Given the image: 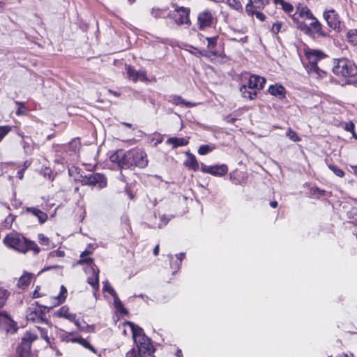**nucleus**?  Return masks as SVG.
Wrapping results in <instances>:
<instances>
[{"mask_svg":"<svg viewBox=\"0 0 357 357\" xmlns=\"http://www.w3.org/2000/svg\"><path fill=\"white\" fill-rule=\"evenodd\" d=\"M287 137H288L293 142H299L301 140L296 132L293 131L291 128L288 129Z\"/></svg>","mask_w":357,"mask_h":357,"instance_id":"nucleus-40","label":"nucleus"},{"mask_svg":"<svg viewBox=\"0 0 357 357\" xmlns=\"http://www.w3.org/2000/svg\"><path fill=\"white\" fill-rule=\"evenodd\" d=\"M242 97L248 98L249 100H253L257 97V91H241Z\"/></svg>","mask_w":357,"mask_h":357,"instance_id":"nucleus-36","label":"nucleus"},{"mask_svg":"<svg viewBox=\"0 0 357 357\" xmlns=\"http://www.w3.org/2000/svg\"><path fill=\"white\" fill-rule=\"evenodd\" d=\"M311 191L312 192L313 194H316L317 192L319 195H324V194H325L324 190H319L317 188H312L311 189Z\"/></svg>","mask_w":357,"mask_h":357,"instance_id":"nucleus-56","label":"nucleus"},{"mask_svg":"<svg viewBox=\"0 0 357 357\" xmlns=\"http://www.w3.org/2000/svg\"><path fill=\"white\" fill-rule=\"evenodd\" d=\"M270 206L273 208H276L278 206V202L276 201H272L270 202Z\"/></svg>","mask_w":357,"mask_h":357,"instance_id":"nucleus-63","label":"nucleus"},{"mask_svg":"<svg viewBox=\"0 0 357 357\" xmlns=\"http://www.w3.org/2000/svg\"><path fill=\"white\" fill-rule=\"evenodd\" d=\"M311 20H312V22L310 24V26H308L310 28V31L305 33L310 35H313L314 36L326 37L327 34L321 30V23L315 17L314 19Z\"/></svg>","mask_w":357,"mask_h":357,"instance_id":"nucleus-16","label":"nucleus"},{"mask_svg":"<svg viewBox=\"0 0 357 357\" xmlns=\"http://www.w3.org/2000/svg\"><path fill=\"white\" fill-rule=\"evenodd\" d=\"M169 101L172 102V103L175 104V105H182V104H183V105H185L188 107H192V106L195 105V104H191L190 102H185L179 96L171 97Z\"/></svg>","mask_w":357,"mask_h":357,"instance_id":"nucleus-31","label":"nucleus"},{"mask_svg":"<svg viewBox=\"0 0 357 357\" xmlns=\"http://www.w3.org/2000/svg\"><path fill=\"white\" fill-rule=\"evenodd\" d=\"M8 295L9 293L6 289L0 288V308L4 305Z\"/></svg>","mask_w":357,"mask_h":357,"instance_id":"nucleus-33","label":"nucleus"},{"mask_svg":"<svg viewBox=\"0 0 357 357\" xmlns=\"http://www.w3.org/2000/svg\"><path fill=\"white\" fill-rule=\"evenodd\" d=\"M91 272L93 273V275L91 277H89L87 279L88 283L96 290L98 289L99 288V278H98V273L99 270H96L94 267H91Z\"/></svg>","mask_w":357,"mask_h":357,"instance_id":"nucleus-21","label":"nucleus"},{"mask_svg":"<svg viewBox=\"0 0 357 357\" xmlns=\"http://www.w3.org/2000/svg\"><path fill=\"white\" fill-rule=\"evenodd\" d=\"M328 168L337 176L339 177H343L344 175V172L333 165H329Z\"/></svg>","mask_w":357,"mask_h":357,"instance_id":"nucleus-39","label":"nucleus"},{"mask_svg":"<svg viewBox=\"0 0 357 357\" xmlns=\"http://www.w3.org/2000/svg\"><path fill=\"white\" fill-rule=\"evenodd\" d=\"M257 9H255V13L254 15H256V17L257 19H259L260 21L263 22L264 21L265 18H266V16L264 14H263L262 13H260V12H258L257 10Z\"/></svg>","mask_w":357,"mask_h":357,"instance_id":"nucleus-52","label":"nucleus"},{"mask_svg":"<svg viewBox=\"0 0 357 357\" xmlns=\"http://www.w3.org/2000/svg\"><path fill=\"white\" fill-rule=\"evenodd\" d=\"M3 243L9 248L15 251L25 254L29 250H32L35 255L40 252V248L32 241H30L17 232H12L3 238Z\"/></svg>","mask_w":357,"mask_h":357,"instance_id":"nucleus-3","label":"nucleus"},{"mask_svg":"<svg viewBox=\"0 0 357 357\" xmlns=\"http://www.w3.org/2000/svg\"><path fill=\"white\" fill-rule=\"evenodd\" d=\"M281 5H282L283 10L287 13H288L289 15L291 16L292 15H291V13L294 11L293 6L288 2H284V1H281Z\"/></svg>","mask_w":357,"mask_h":357,"instance_id":"nucleus-37","label":"nucleus"},{"mask_svg":"<svg viewBox=\"0 0 357 357\" xmlns=\"http://www.w3.org/2000/svg\"><path fill=\"white\" fill-rule=\"evenodd\" d=\"M83 185H91L99 190L106 187L107 178L100 173L90 174L83 177L81 180Z\"/></svg>","mask_w":357,"mask_h":357,"instance_id":"nucleus-8","label":"nucleus"},{"mask_svg":"<svg viewBox=\"0 0 357 357\" xmlns=\"http://www.w3.org/2000/svg\"><path fill=\"white\" fill-rule=\"evenodd\" d=\"M16 103L19 105L18 109L16 112L17 115H22L26 112V108L23 103H20L16 102Z\"/></svg>","mask_w":357,"mask_h":357,"instance_id":"nucleus-49","label":"nucleus"},{"mask_svg":"<svg viewBox=\"0 0 357 357\" xmlns=\"http://www.w3.org/2000/svg\"><path fill=\"white\" fill-rule=\"evenodd\" d=\"M186 155L188 158L185 161L184 165L189 169L193 171H197L199 169V163L196 159V157L193 154L188 152L186 153Z\"/></svg>","mask_w":357,"mask_h":357,"instance_id":"nucleus-20","label":"nucleus"},{"mask_svg":"<svg viewBox=\"0 0 357 357\" xmlns=\"http://www.w3.org/2000/svg\"><path fill=\"white\" fill-rule=\"evenodd\" d=\"M225 120H226L227 122H229V123H233V122H234V121L236 120V119H235V118H234V117H231V116H227V117L225 118Z\"/></svg>","mask_w":357,"mask_h":357,"instance_id":"nucleus-58","label":"nucleus"},{"mask_svg":"<svg viewBox=\"0 0 357 357\" xmlns=\"http://www.w3.org/2000/svg\"><path fill=\"white\" fill-rule=\"evenodd\" d=\"M347 38L353 44H357V32L354 30H351L347 33Z\"/></svg>","mask_w":357,"mask_h":357,"instance_id":"nucleus-42","label":"nucleus"},{"mask_svg":"<svg viewBox=\"0 0 357 357\" xmlns=\"http://www.w3.org/2000/svg\"><path fill=\"white\" fill-rule=\"evenodd\" d=\"M55 314L57 317L66 318L69 314V309L66 306H63Z\"/></svg>","mask_w":357,"mask_h":357,"instance_id":"nucleus-38","label":"nucleus"},{"mask_svg":"<svg viewBox=\"0 0 357 357\" xmlns=\"http://www.w3.org/2000/svg\"><path fill=\"white\" fill-rule=\"evenodd\" d=\"M124 326H128L132 331V339L137 348L132 349L126 353V357H155V349L151 340L145 335L143 329L131 321H126Z\"/></svg>","mask_w":357,"mask_h":357,"instance_id":"nucleus-1","label":"nucleus"},{"mask_svg":"<svg viewBox=\"0 0 357 357\" xmlns=\"http://www.w3.org/2000/svg\"><path fill=\"white\" fill-rule=\"evenodd\" d=\"M306 57L309 61L307 66L310 75L314 78H323L326 76V71L319 68L317 62L324 57L325 54L318 50H312L306 52Z\"/></svg>","mask_w":357,"mask_h":357,"instance_id":"nucleus-5","label":"nucleus"},{"mask_svg":"<svg viewBox=\"0 0 357 357\" xmlns=\"http://www.w3.org/2000/svg\"><path fill=\"white\" fill-rule=\"evenodd\" d=\"M72 342H75L81 344L84 348L88 349L89 350L91 351L93 353L96 354L97 351L93 348L92 345L90 344V343L86 340L85 339L82 337H75L72 338L70 340Z\"/></svg>","mask_w":357,"mask_h":357,"instance_id":"nucleus-23","label":"nucleus"},{"mask_svg":"<svg viewBox=\"0 0 357 357\" xmlns=\"http://www.w3.org/2000/svg\"><path fill=\"white\" fill-rule=\"evenodd\" d=\"M91 254L90 251L85 250L80 255V259L77 261V264H87L91 265L93 264V259L90 257H86Z\"/></svg>","mask_w":357,"mask_h":357,"instance_id":"nucleus-25","label":"nucleus"},{"mask_svg":"<svg viewBox=\"0 0 357 357\" xmlns=\"http://www.w3.org/2000/svg\"><path fill=\"white\" fill-rule=\"evenodd\" d=\"M209 169H210V166L207 167L204 165H202V171L204 172L208 173V171H210Z\"/></svg>","mask_w":357,"mask_h":357,"instance_id":"nucleus-59","label":"nucleus"},{"mask_svg":"<svg viewBox=\"0 0 357 357\" xmlns=\"http://www.w3.org/2000/svg\"><path fill=\"white\" fill-rule=\"evenodd\" d=\"M166 144L171 145L173 149L184 146L188 144V140L183 137H169L166 140Z\"/></svg>","mask_w":357,"mask_h":357,"instance_id":"nucleus-18","label":"nucleus"},{"mask_svg":"<svg viewBox=\"0 0 357 357\" xmlns=\"http://www.w3.org/2000/svg\"><path fill=\"white\" fill-rule=\"evenodd\" d=\"M114 305L116 307V309H118L119 310H120L121 308H123V305L121 303V302L120 301V300L118 298V297H114Z\"/></svg>","mask_w":357,"mask_h":357,"instance_id":"nucleus-54","label":"nucleus"},{"mask_svg":"<svg viewBox=\"0 0 357 357\" xmlns=\"http://www.w3.org/2000/svg\"><path fill=\"white\" fill-rule=\"evenodd\" d=\"M103 290L109 293L113 297H116V293L109 283L106 281L104 282Z\"/></svg>","mask_w":357,"mask_h":357,"instance_id":"nucleus-41","label":"nucleus"},{"mask_svg":"<svg viewBox=\"0 0 357 357\" xmlns=\"http://www.w3.org/2000/svg\"><path fill=\"white\" fill-rule=\"evenodd\" d=\"M43 312L38 310L36 306L32 305L30 307H29L26 311V319L29 321L35 322V323H43L45 322L47 325H48L47 321L43 317Z\"/></svg>","mask_w":357,"mask_h":357,"instance_id":"nucleus-11","label":"nucleus"},{"mask_svg":"<svg viewBox=\"0 0 357 357\" xmlns=\"http://www.w3.org/2000/svg\"><path fill=\"white\" fill-rule=\"evenodd\" d=\"M206 40L208 41V49L212 50L215 47V45H216L217 40H218V36L210 37V38L207 37Z\"/></svg>","mask_w":357,"mask_h":357,"instance_id":"nucleus-43","label":"nucleus"},{"mask_svg":"<svg viewBox=\"0 0 357 357\" xmlns=\"http://www.w3.org/2000/svg\"><path fill=\"white\" fill-rule=\"evenodd\" d=\"M38 239L39 243L42 245L46 246L47 249H49V248L53 247V243L51 242V241L49 239V238L45 236L43 234H39L38 235Z\"/></svg>","mask_w":357,"mask_h":357,"instance_id":"nucleus-28","label":"nucleus"},{"mask_svg":"<svg viewBox=\"0 0 357 357\" xmlns=\"http://www.w3.org/2000/svg\"><path fill=\"white\" fill-rule=\"evenodd\" d=\"M344 129L347 132H352L354 130V124L351 121L345 123L344 124Z\"/></svg>","mask_w":357,"mask_h":357,"instance_id":"nucleus-50","label":"nucleus"},{"mask_svg":"<svg viewBox=\"0 0 357 357\" xmlns=\"http://www.w3.org/2000/svg\"><path fill=\"white\" fill-rule=\"evenodd\" d=\"M324 17L328 25L335 31H340L342 29V23L340 17L335 10L331 9L324 12Z\"/></svg>","mask_w":357,"mask_h":357,"instance_id":"nucleus-10","label":"nucleus"},{"mask_svg":"<svg viewBox=\"0 0 357 357\" xmlns=\"http://www.w3.org/2000/svg\"><path fill=\"white\" fill-rule=\"evenodd\" d=\"M15 216L12 215V214H9L5 219V221H4V225L6 227H8V228H10L13 222V221L15 220Z\"/></svg>","mask_w":357,"mask_h":357,"instance_id":"nucleus-45","label":"nucleus"},{"mask_svg":"<svg viewBox=\"0 0 357 357\" xmlns=\"http://www.w3.org/2000/svg\"><path fill=\"white\" fill-rule=\"evenodd\" d=\"M36 339L37 335L36 333L28 331L22 337L21 344L18 347V348L30 351L31 344Z\"/></svg>","mask_w":357,"mask_h":357,"instance_id":"nucleus-15","label":"nucleus"},{"mask_svg":"<svg viewBox=\"0 0 357 357\" xmlns=\"http://www.w3.org/2000/svg\"><path fill=\"white\" fill-rule=\"evenodd\" d=\"M185 252H181L176 255V261L175 262H173V256L172 255H168V257L170 261V266L173 269H179L181 265V261L185 258Z\"/></svg>","mask_w":357,"mask_h":357,"instance_id":"nucleus-22","label":"nucleus"},{"mask_svg":"<svg viewBox=\"0 0 357 357\" xmlns=\"http://www.w3.org/2000/svg\"><path fill=\"white\" fill-rule=\"evenodd\" d=\"M66 319H68L69 321H74L75 319H76V314H72V313L69 312V314H68V315L66 317Z\"/></svg>","mask_w":357,"mask_h":357,"instance_id":"nucleus-57","label":"nucleus"},{"mask_svg":"<svg viewBox=\"0 0 357 357\" xmlns=\"http://www.w3.org/2000/svg\"><path fill=\"white\" fill-rule=\"evenodd\" d=\"M38 330L40 331L41 337L47 342L50 343V339L48 336V328L45 327H37Z\"/></svg>","mask_w":357,"mask_h":357,"instance_id":"nucleus-32","label":"nucleus"},{"mask_svg":"<svg viewBox=\"0 0 357 357\" xmlns=\"http://www.w3.org/2000/svg\"><path fill=\"white\" fill-rule=\"evenodd\" d=\"M227 2L231 8L236 10H242L243 9L241 3L238 0H227Z\"/></svg>","mask_w":357,"mask_h":357,"instance_id":"nucleus-34","label":"nucleus"},{"mask_svg":"<svg viewBox=\"0 0 357 357\" xmlns=\"http://www.w3.org/2000/svg\"><path fill=\"white\" fill-rule=\"evenodd\" d=\"M17 357H30V351L17 348Z\"/></svg>","mask_w":357,"mask_h":357,"instance_id":"nucleus-48","label":"nucleus"},{"mask_svg":"<svg viewBox=\"0 0 357 357\" xmlns=\"http://www.w3.org/2000/svg\"><path fill=\"white\" fill-rule=\"evenodd\" d=\"M176 357H182L183 355H182V352L181 350H178L176 353Z\"/></svg>","mask_w":357,"mask_h":357,"instance_id":"nucleus-64","label":"nucleus"},{"mask_svg":"<svg viewBox=\"0 0 357 357\" xmlns=\"http://www.w3.org/2000/svg\"><path fill=\"white\" fill-rule=\"evenodd\" d=\"M31 280V275L26 273L22 275L18 281V286L21 287H26L29 284Z\"/></svg>","mask_w":357,"mask_h":357,"instance_id":"nucleus-27","label":"nucleus"},{"mask_svg":"<svg viewBox=\"0 0 357 357\" xmlns=\"http://www.w3.org/2000/svg\"><path fill=\"white\" fill-rule=\"evenodd\" d=\"M268 92H271V95L279 96L280 98H283L285 94V91H268Z\"/></svg>","mask_w":357,"mask_h":357,"instance_id":"nucleus-51","label":"nucleus"},{"mask_svg":"<svg viewBox=\"0 0 357 357\" xmlns=\"http://www.w3.org/2000/svg\"><path fill=\"white\" fill-rule=\"evenodd\" d=\"M190 9L188 8L180 7L176 8L175 10L168 15V17L174 19L176 24L178 25L181 24H190V20L189 18Z\"/></svg>","mask_w":357,"mask_h":357,"instance_id":"nucleus-9","label":"nucleus"},{"mask_svg":"<svg viewBox=\"0 0 357 357\" xmlns=\"http://www.w3.org/2000/svg\"><path fill=\"white\" fill-rule=\"evenodd\" d=\"M73 322L75 324V325H76V326H77L79 329H82V330L84 329V327L81 326V323L79 322V320H77V319H75V321H74Z\"/></svg>","mask_w":357,"mask_h":357,"instance_id":"nucleus-60","label":"nucleus"},{"mask_svg":"<svg viewBox=\"0 0 357 357\" xmlns=\"http://www.w3.org/2000/svg\"><path fill=\"white\" fill-rule=\"evenodd\" d=\"M126 70L129 79L133 82H137L138 81L144 82L147 80L146 73L145 71H137L130 66L126 68Z\"/></svg>","mask_w":357,"mask_h":357,"instance_id":"nucleus-13","label":"nucleus"},{"mask_svg":"<svg viewBox=\"0 0 357 357\" xmlns=\"http://www.w3.org/2000/svg\"><path fill=\"white\" fill-rule=\"evenodd\" d=\"M209 170L210 171H208V174L214 176H222L227 174L228 168L226 165H220L216 166H210Z\"/></svg>","mask_w":357,"mask_h":357,"instance_id":"nucleus-19","label":"nucleus"},{"mask_svg":"<svg viewBox=\"0 0 357 357\" xmlns=\"http://www.w3.org/2000/svg\"><path fill=\"white\" fill-rule=\"evenodd\" d=\"M291 18L293 21L296 23V26L298 29L304 32H308L310 31V28L301 20L314 19V16L306 6H300L298 7L296 11L292 14Z\"/></svg>","mask_w":357,"mask_h":357,"instance_id":"nucleus-7","label":"nucleus"},{"mask_svg":"<svg viewBox=\"0 0 357 357\" xmlns=\"http://www.w3.org/2000/svg\"><path fill=\"white\" fill-rule=\"evenodd\" d=\"M66 294H67V289H66V287L63 285H61L59 295H58L56 297L54 298V300H55L54 304L59 305V304L63 303L66 298Z\"/></svg>","mask_w":357,"mask_h":357,"instance_id":"nucleus-26","label":"nucleus"},{"mask_svg":"<svg viewBox=\"0 0 357 357\" xmlns=\"http://www.w3.org/2000/svg\"><path fill=\"white\" fill-rule=\"evenodd\" d=\"M151 15L155 18H165L168 17L169 13H167L166 8H153L151 10Z\"/></svg>","mask_w":357,"mask_h":357,"instance_id":"nucleus-24","label":"nucleus"},{"mask_svg":"<svg viewBox=\"0 0 357 357\" xmlns=\"http://www.w3.org/2000/svg\"><path fill=\"white\" fill-rule=\"evenodd\" d=\"M64 255H65L64 252L61 251V250H55V251L52 252L50 253L51 256H52V257H62L64 256Z\"/></svg>","mask_w":357,"mask_h":357,"instance_id":"nucleus-53","label":"nucleus"},{"mask_svg":"<svg viewBox=\"0 0 357 357\" xmlns=\"http://www.w3.org/2000/svg\"><path fill=\"white\" fill-rule=\"evenodd\" d=\"M240 82L242 85L240 89H245L246 87L249 89H262L266 79L261 76L244 72L240 75Z\"/></svg>","mask_w":357,"mask_h":357,"instance_id":"nucleus-6","label":"nucleus"},{"mask_svg":"<svg viewBox=\"0 0 357 357\" xmlns=\"http://www.w3.org/2000/svg\"><path fill=\"white\" fill-rule=\"evenodd\" d=\"M25 211L37 217L39 222L41 224H43L47 219V215L38 208L27 207L26 208Z\"/></svg>","mask_w":357,"mask_h":357,"instance_id":"nucleus-17","label":"nucleus"},{"mask_svg":"<svg viewBox=\"0 0 357 357\" xmlns=\"http://www.w3.org/2000/svg\"><path fill=\"white\" fill-rule=\"evenodd\" d=\"M22 144L25 152L26 153L31 154L32 153L33 149L30 146L29 143L25 140H23Z\"/></svg>","mask_w":357,"mask_h":357,"instance_id":"nucleus-47","label":"nucleus"},{"mask_svg":"<svg viewBox=\"0 0 357 357\" xmlns=\"http://www.w3.org/2000/svg\"><path fill=\"white\" fill-rule=\"evenodd\" d=\"M68 149L70 151L77 153L81 147V143L79 141V139L75 138L73 139L69 144H68Z\"/></svg>","mask_w":357,"mask_h":357,"instance_id":"nucleus-29","label":"nucleus"},{"mask_svg":"<svg viewBox=\"0 0 357 357\" xmlns=\"http://www.w3.org/2000/svg\"><path fill=\"white\" fill-rule=\"evenodd\" d=\"M110 160L119 167L129 169L132 167L144 168L148 165L146 153L140 149H131L126 152L119 150L110 155Z\"/></svg>","mask_w":357,"mask_h":357,"instance_id":"nucleus-2","label":"nucleus"},{"mask_svg":"<svg viewBox=\"0 0 357 357\" xmlns=\"http://www.w3.org/2000/svg\"><path fill=\"white\" fill-rule=\"evenodd\" d=\"M213 149V146L209 145H202L198 149V153L200 155H206L212 151Z\"/></svg>","mask_w":357,"mask_h":357,"instance_id":"nucleus-35","label":"nucleus"},{"mask_svg":"<svg viewBox=\"0 0 357 357\" xmlns=\"http://www.w3.org/2000/svg\"><path fill=\"white\" fill-rule=\"evenodd\" d=\"M213 22V16L208 10H205L199 13L197 17V24L199 29L204 30L206 27H209Z\"/></svg>","mask_w":357,"mask_h":357,"instance_id":"nucleus-12","label":"nucleus"},{"mask_svg":"<svg viewBox=\"0 0 357 357\" xmlns=\"http://www.w3.org/2000/svg\"><path fill=\"white\" fill-rule=\"evenodd\" d=\"M60 266H58V265H56V266H48V267H46L44 269H43L40 272H43V271H47V270H50L51 268H59Z\"/></svg>","mask_w":357,"mask_h":357,"instance_id":"nucleus-61","label":"nucleus"},{"mask_svg":"<svg viewBox=\"0 0 357 357\" xmlns=\"http://www.w3.org/2000/svg\"><path fill=\"white\" fill-rule=\"evenodd\" d=\"M268 89H270V90H272V89H284V88L282 85H280V84H275L270 85L268 86Z\"/></svg>","mask_w":357,"mask_h":357,"instance_id":"nucleus-55","label":"nucleus"},{"mask_svg":"<svg viewBox=\"0 0 357 357\" xmlns=\"http://www.w3.org/2000/svg\"><path fill=\"white\" fill-rule=\"evenodd\" d=\"M332 70L334 74L345 78H353L357 75V66L346 58L334 59Z\"/></svg>","mask_w":357,"mask_h":357,"instance_id":"nucleus-4","label":"nucleus"},{"mask_svg":"<svg viewBox=\"0 0 357 357\" xmlns=\"http://www.w3.org/2000/svg\"><path fill=\"white\" fill-rule=\"evenodd\" d=\"M281 28L282 23L280 22H277L273 24L271 31L273 33L277 34L281 31Z\"/></svg>","mask_w":357,"mask_h":357,"instance_id":"nucleus-46","label":"nucleus"},{"mask_svg":"<svg viewBox=\"0 0 357 357\" xmlns=\"http://www.w3.org/2000/svg\"><path fill=\"white\" fill-rule=\"evenodd\" d=\"M268 3V0H249L245 6V11L248 15H254L255 9H263Z\"/></svg>","mask_w":357,"mask_h":357,"instance_id":"nucleus-14","label":"nucleus"},{"mask_svg":"<svg viewBox=\"0 0 357 357\" xmlns=\"http://www.w3.org/2000/svg\"><path fill=\"white\" fill-rule=\"evenodd\" d=\"M11 128L8 126H0V141L10 131Z\"/></svg>","mask_w":357,"mask_h":357,"instance_id":"nucleus-44","label":"nucleus"},{"mask_svg":"<svg viewBox=\"0 0 357 357\" xmlns=\"http://www.w3.org/2000/svg\"><path fill=\"white\" fill-rule=\"evenodd\" d=\"M159 253V245H157L153 249V255L157 256Z\"/></svg>","mask_w":357,"mask_h":357,"instance_id":"nucleus-62","label":"nucleus"},{"mask_svg":"<svg viewBox=\"0 0 357 357\" xmlns=\"http://www.w3.org/2000/svg\"><path fill=\"white\" fill-rule=\"evenodd\" d=\"M2 317L5 319V322L10 326V328L8 329V331H13L15 332L16 331V324L14 321H13L6 314H2Z\"/></svg>","mask_w":357,"mask_h":357,"instance_id":"nucleus-30","label":"nucleus"}]
</instances>
